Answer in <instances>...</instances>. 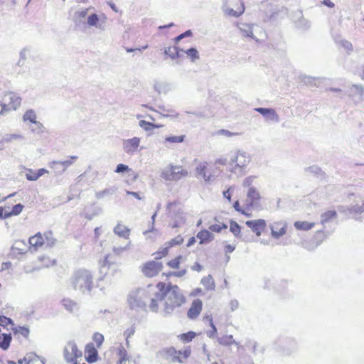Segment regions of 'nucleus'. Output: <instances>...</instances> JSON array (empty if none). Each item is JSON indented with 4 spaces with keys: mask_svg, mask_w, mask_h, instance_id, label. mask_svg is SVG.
Here are the masks:
<instances>
[{
    "mask_svg": "<svg viewBox=\"0 0 364 364\" xmlns=\"http://www.w3.org/2000/svg\"><path fill=\"white\" fill-rule=\"evenodd\" d=\"M260 199L259 192L255 188H250L247 192L246 209L250 210L252 208L257 205Z\"/></svg>",
    "mask_w": 364,
    "mask_h": 364,
    "instance_id": "obj_14",
    "label": "nucleus"
},
{
    "mask_svg": "<svg viewBox=\"0 0 364 364\" xmlns=\"http://www.w3.org/2000/svg\"><path fill=\"white\" fill-rule=\"evenodd\" d=\"M186 53L188 55V56H189L193 61L199 58L198 52L195 48H192L188 49L186 51Z\"/></svg>",
    "mask_w": 364,
    "mask_h": 364,
    "instance_id": "obj_46",
    "label": "nucleus"
},
{
    "mask_svg": "<svg viewBox=\"0 0 364 364\" xmlns=\"http://www.w3.org/2000/svg\"><path fill=\"white\" fill-rule=\"evenodd\" d=\"M228 228V225L224 223H218L211 225L209 227V230L214 232H220L223 230H226Z\"/></svg>",
    "mask_w": 364,
    "mask_h": 364,
    "instance_id": "obj_41",
    "label": "nucleus"
},
{
    "mask_svg": "<svg viewBox=\"0 0 364 364\" xmlns=\"http://www.w3.org/2000/svg\"><path fill=\"white\" fill-rule=\"evenodd\" d=\"M139 126L141 128H143L144 129H145L146 131L151 130V129H153L154 128H159V127H162V125L154 124L153 123L148 122H146L145 120H141L139 122Z\"/></svg>",
    "mask_w": 364,
    "mask_h": 364,
    "instance_id": "obj_39",
    "label": "nucleus"
},
{
    "mask_svg": "<svg viewBox=\"0 0 364 364\" xmlns=\"http://www.w3.org/2000/svg\"><path fill=\"white\" fill-rule=\"evenodd\" d=\"M201 293H202V289L200 288H196L193 291V292L191 293V295L196 296Z\"/></svg>",
    "mask_w": 364,
    "mask_h": 364,
    "instance_id": "obj_61",
    "label": "nucleus"
},
{
    "mask_svg": "<svg viewBox=\"0 0 364 364\" xmlns=\"http://www.w3.org/2000/svg\"><path fill=\"white\" fill-rule=\"evenodd\" d=\"M163 267L161 262L151 260L141 266V272L146 277L152 278L157 276L162 271Z\"/></svg>",
    "mask_w": 364,
    "mask_h": 364,
    "instance_id": "obj_11",
    "label": "nucleus"
},
{
    "mask_svg": "<svg viewBox=\"0 0 364 364\" xmlns=\"http://www.w3.org/2000/svg\"><path fill=\"white\" fill-rule=\"evenodd\" d=\"M48 171L46 168H40L34 171L31 168H26L25 170V176L28 181H33L38 180L43 174L48 173Z\"/></svg>",
    "mask_w": 364,
    "mask_h": 364,
    "instance_id": "obj_20",
    "label": "nucleus"
},
{
    "mask_svg": "<svg viewBox=\"0 0 364 364\" xmlns=\"http://www.w3.org/2000/svg\"><path fill=\"white\" fill-rule=\"evenodd\" d=\"M21 138V135H18V134H11L8 136V138L6 139L7 141H11L13 139H20Z\"/></svg>",
    "mask_w": 364,
    "mask_h": 364,
    "instance_id": "obj_58",
    "label": "nucleus"
},
{
    "mask_svg": "<svg viewBox=\"0 0 364 364\" xmlns=\"http://www.w3.org/2000/svg\"><path fill=\"white\" fill-rule=\"evenodd\" d=\"M128 195H132L134 198H137L138 200H141V197H140L139 194L136 192H132V191H127V192Z\"/></svg>",
    "mask_w": 364,
    "mask_h": 364,
    "instance_id": "obj_60",
    "label": "nucleus"
},
{
    "mask_svg": "<svg viewBox=\"0 0 364 364\" xmlns=\"http://www.w3.org/2000/svg\"><path fill=\"white\" fill-rule=\"evenodd\" d=\"M254 178H255L254 176H249V177L245 178L242 182L243 187L248 188V189L250 188H253L252 186V185L253 183Z\"/></svg>",
    "mask_w": 364,
    "mask_h": 364,
    "instance_id": "obj_48",
    "label": "nucleus"
},
{
    "mask_svg": "<svg viewBox=\"0 0 364 364\" xmlns=\"http://www.w3.org/2000/svg\"><path fill=\"white\" fill-rule=\"evenodd\" d=\"M197 238L199 240L200 244L207 243L213 240V235L207 230H201L197 234Z\"/></svg>",
    "mask_w": 364,
    "mask_h": 364,
    "instance_id": "obj_25",
    "label": "nucleus"
},
{
    "mask_svg": "<svg viewBox=\"0 0 364 364\" xmlns=\"http://www.w3.org/2000/svg\"><path fill=\"white\" fill-rule=\"evenodd\" d=\"M21 105V98L14 92H6L0 101L1 109L0 114L3 115L9 112L15 111Z\"/></svg>",
    "mask_w": 364,
    "mask_h": 364,
    "instance_id": "obj_6",
    "label": "nucleus"
},
{
    "mask_svg": "<svg viewBox=\"0 0 364 364\" xmlns=\"http://www.w3.org/2000/svg\"><path fill=\"white\" fill-rule=\"evenodd\" d=\"M169 253V249L165 246L164 248H162L161 250H159L155 252V258L156 259H162L163 257H166Z\"/></svg>",
    "mask_w": 364,
    "mask_h": 364,
    "instance_id": "obj_43",
    "label": "nucleus"
},
{
    "mask_svg": "<svg viewBox=\"0 0 364 364\" xmlns=\"http://www.w3.org/2000/svg\"><path fill=\"white\" fill-rule=\"evenodd\" d=\"M141 139L139 137H133L132 139L123 141V149L127 154H132L135 153L139 146Z\"/></svg>",
    "mask_w": 364,
    "mask_h": 364,
    "instance_id": "obj_18",
    "label": "nucleus"
},
{
    "mask_svg": "<svg viewBox=\"0 0 364 364\" xmlns=\"http://www.w3.org/2000/svg\"><path fill=\"white\" fill-rule=\"evenodd\" d=\"M156 287L149 284L146 288L138 289L132 292L128 297V304L132 309H145L147 301L151 302L155 297Z\"/></svg>",
    "mask_w": 364,
    "mask_h": 364,
    "instance_id": "obj_2",
    "label": "nucleus"
},
{
    "mask_svg": "<svg viewBox=\"0 0 364 364\" xmlns=\"http://www.w3.org/2000/svg\"><path fill=\"white\" fill-rule=\"evenodd\" d=\"M246 225L257 236H260L267 226L266 221L263 219H257L246 221Z\"/></svg>",
    "mask_w": 364,
    "mask_h": 364,
    "instance_id": "obj_17",
    "label": "nucleus"
},
{
    "mask_svg": "<svg viewBox=\"0 0 364 364\" xmlns=\"http://www.w3.org/2000/svg\"><path fill=\"white\" fill-rule=\"evenodd\" d=\"M114 232L118 236L128 238L130 235V230L122 223H118L114 228Z\"/></svg>",
    "mask_w": 364,
    "mask_h": 364,
    "instance_id": "obj_24",
    "label": "nucleus"
},
{
    "mask_svg": "<svg viewBox=\"0 0 364 364\" xmlns=\"http://www.w3.org/2000/svg\"><path fill=\"white\" fill-rule=\"evenodd\" d=\"M230 230L235 236L240 237L241 233V227L235 221H230Z\"/></svg>",
    "mask_w": 364,
    "mask_h": 364,
    "instance_id": "obj_37",
    "label": "nucleus"
},
{
    "mask_svg": "<svg viewBox=\"0 0 364 364\" xmlns=\"http://www.w3.org/2000/svg\"><path fill=\"white\" fill-rule=\"evenodd\" d=\"M28 242L30 248L38 250L44 245L52 246L55 243V240L51 232H45L43 234L37 232L29 238Z\"/></svg>",
    "mask_w": 364,
    "mask_h": 364,
    "instance_id": "obj_8",
    "label": "nucleus"
},
{
    "mask_svg": "<svg viewBox=\"0 0 364 364\" xmlns=\"http://www.w3.org/2000/svg\"><path fill=\"white\" fill-rule=\"evenodd\" d=\"M220 172L218 167L208 162L200 163L196 168L197 176L208 183L215 181Z\"/></svg>",
    "mask_w": 364,
    "mask_h": 364,
    "instance_id": "obj_7",
    "label": "nucleus"
},
{
    "mask_svg": "<svg viewBox=\"0 0 364 364\" xmlns=\"http://www.w3.org/2000/svg\"><path fill=\"white\" fill-rule=\"evenodd\" d=\"M255 111L258 112L262 115L266 117L267 119L270 120H278V115L276 113L275 110L273 109L259 107L256 108Z\"/></svg>",
    "mask_w": 364,
    "mask_h": 364,
    "instance_id": "obj_23",
    "label": "nucleus"
},
{
    "mask_svg": "<svg viewBox=\"0 0 364 364\" xmlns=\"http://www.w3.org/2000/svg\"><path fill=\"white\" fill-rule=\"evenodd\" d=\"M85 356L88 363L96 362L98 359V353L93 343H90L85 348Z\"/></svg>",
    "mask_w": 364,
    "mask_h": 364,
    "instance_id": "obj_19",
    "label": "nucleus"
},
{
    "mask_svg": "<svg viewBox=\"0 0 364 364\" xmlns=\"http://www.w3.org/2000/svg\"><path fill=\"white\" fill-rule=\"evenodd\" d=\"M201 284L205 287V288L208 290H214L215 287V282L213 277L210 275L207 277H204L201 279Z\"/></svg>",
    "mask_w": 364,
    "mask_h": 364,
    "instance_id": "obj_31",
    "label": "nucleus"
},
{
    "mask_svg": "<svg viewBox=\"0 0 364 364\" xmlns=\"http://www.w3.org/2000/svg\"><path fill=\"white\" fill-rule=\"evenodd\" d=\"M5 210L4 208L0 206V219L4 218Z\"/></svg>",
    "mask_w": 364,
    "mask_h": 364,
    "instance_id": "obj_63",
    "label": "nucleus"
},
{
    "mask_svg": "<svg viewBox=\"0 0 364 364\" xmlns=\"http://www.w3.org/2000/svg\"><path fill=\"white\" fill-rule=\"evenodd\" d=\"M203 310V301L200 299H194L187 311V317L191 320H196Z\"/></svg>",
    "mask_w": 364,
    "mask_h": 364,
    "instance_id": "obj_15",
    "label": "nucleus"
},
{
    "mask_svg": "<svg viewBox=\"0 0 364 364\" xmlns=\"http://www.w3.org/2000/svg\"><path fill=\"white\" fill-rule=\"evenodd\" d=\"M351 212L355 213H362L364 212V203L360 205H355L351 208Z\"/></svg>",
    "mask_w": 364,
    "mask_h": 364,
    "instance_id": "obj_51",
    "label": "nucleus"
},
{
    "mask_svg": "<svg viewBox=\"0 0 364 364\" xmlns=\"http://www.w3.org/2000/svg\"><path fill=\"white\" fill-rule=\"evenodd\" d=\"M235 250V245L230 244H225L224 245V251L225 254H229Z\"/></svg>",
    "mask_w": 364,
    "mask_h": 364,
    "instance_id": "obj_53",
    "label": "nucleus"
},
{
    "mask_svg": "<svg viewBox=\"0 0 364 364\" xmlns=\"http://www.w3.org/2000/svg\"><path fill=\"white\" fill-rule=\"evenodd\" d=\"M192 36V32L191 30L186 31V32L180 34L174 38V41L176 43H178L181 39L185 37H188Z\"/></svg>",
    "mask_w": 364,
    "mask_h": 364,
    "instance_id": "obj_50",
    "label": "nucleus"
},
{
    "mask_svg": "<svg viewBox=\"0 0 364 364\" xmlns=\"http://www.w3.org/2000/svg\"><path fill=\"white\" fill-rule=\"evenodd\" d=\"M95 234L96 237H98L100 235V228H95Z\"/></svg>",
    "mask_w": 364,
    "mask_h": 364,
    "instance_id": "obj_64",
    "label": "nucleus"
},
{
    "mask_svg": "<svg viewBox=\"0 0 364 364\" xmlns=\"http://www.w3.org/2000/svg\"><path fill=\"white\" fill-rule=\"evenodd\" d=\"M134 333H135V330L133 327L129 328L126 331H124V336L125 338L126 343L127 346H129V339L134 336Z\"/></svg>",
    "mask_w": 364,
    "mask_h": 364,
    "instance_id": "obj_45",
    "label": "nucleus"
},
{
    "mask_svg": "<svg viewBox=\"0 0 364 364\" xmlns=\"http://www.w3.org/2000/svg\"><path fill=\"white\" fill-rule=\"evenodd\" d=\"M161 356L172 363H185L192 353L190 346H184L181 349L177 350L173 346L164 348L161 352Z\"/></svg>",
    "mask_w": 364,
    "mask_h": 364,
    "instance_id": "obj_4",
    "label": "nucleus"
},
{
    "mask_svg": "<svg viewBox=\"0 0 364 364\" xmlns=\"http://www.w3.org/2000/svg\"><path fill=\"white\" fill-rule=\"evenodd\" d=\"M71 284L74 289L84 294L92 289L93 278L89 271L86 269L78 270L75 272L72 277Z\"/></svg>",
    "mask_w": 364,
    "mask_h": 364,
    "instance_id": "obj_3",
    "label": "nucleus"
},
{
    "mask_svg": "<svg viewBox=\"0 0 364 364\" xmlns=\"http://www.w3.org/2000/svg\"><path fill=\"white\" fill-rule=\"evenodd\" d=\"M12 332L14 336L16 337L18 339H27L30 333V331L28 327L21 326L12 328Z\"/></svg>",
    "mask_w": 364,
    "mask_h": 364,
    "instance_id": "obj_22",
    "label": "nucleus"
},
{
    "mask_svg": "<svg viewBox=\"0 0 364 364\" xmlns=\"http://www.w3.org/2000/svg\"><path fill=\"white\" fill-rule=\"evenodd\" d=\"M247 161L246 160V156L243 153L237 152L233 155H231L229 158L221 157L217 159L214 163H212L213 165H215L217 167V165L225 166L226 164H230L232 166H239L243 167L246 165Z\"/></svg>",
    "mask_w": 364,
    "mask_h": 364,
    "instance_id": "obj_10",
    "label": "nucleus"
},
{
    "mask_svg": "<svg viewBox=\"0 0 364 364\" xmlns=\"http://www.w3.org/2000/svg\"><path fill=\"white\" fill-rule=\"evenodd\" d=\"M11 341V336L10 334L1 333L0 334V347L6 350L9 348Z\"/></svg>",
    "mask_w": 364,
    "mask_h": 364,
    "instance_id": "obj_30",
    "label": "nucleus"
},
{
    "mask_svg": "<svg viewBox=\"0 0 364 364\" xmlns=\"http://www.w3.org/2000/svg\"><path fill=\"white\" fill-rule=\"evenodd\" d=\"M92 340L96 343L97 347H100L104 342V336L98 332H96L92 336Z\"/></svg>",
    "mask_w": 364,
    "mask_h": 364,
    "instance_id": "obj_42",
    "label": "nucleus"
},
{
    "mask_svg": "<svg viewBox=\"0 0 364 364\" xmlns=\"http://www.w3.org/2000/svg\"><path fill=\"white\" fill-rule=\"evenodd\" d=\"M336 212L335 210H328L322 214L321 222L323 223H327L333 218H336Z\"/></svg>",
    "mask_w": 364,
    "mask_h": 364,
    "instance_id": "obj_38",
    "label": "nucleus"
},
{
    "mask_svg": "<svg viewBox=\"0 0 364 364\" xmlns=\"http://www.w3.org/2000/svg\"><path fill=\"white\" fill-rule=\"evenodd\" d=\"M223 196L229 202L231 201V188H228L225 191L223 192Z\"/></svg>",
    "mask_w": 364,
    "mask_h": 364,
    "instance_id": "obj_55",
    "label": "nucleus"
},
{
    "mask_svg": "<svg viewBox=\"0 0 364 364\" xmlns=\"http://www.w3.org/2000/svg\"><path fill=\"white\" fill-rule=\"evenodd\" d=\"M186 136L180 135V136H171L165 138V141L173 144H178L182 143L185 141Z\"/></svg>",
    "mask_w": 364,
    "mask_h": 364,
    "instance_id": "obj_36",
    "label": "nucleus"
},
{
    "mask_svg": "<svg viewBox=\"0 0 364 364\" xmlns=\"http://www.w3.org/2000/svg\"><path fill=\"white\" fill-rule=\"evenodd\" d=\"M119 364H136V363L129 356L127 358H126V359H124L123 360H121Z\"/></svg>",
    "mask_w": 364,
    "mask_h": 364,
    "instance_id": "obj_56",
    "label": "nucleus"
},
{
    "mask_svg": "<svg viewBox=\"0 0 364 364\" xmlns=\"http://www.w3.org/2000/svg\"><path fill=\"white\" fill-rule=\"evenodd\" d=\"M78 157L77 156H71L67 160L63 161H52L50 163V167L55 168L57 166L62 167V171H65L69 166H72L77 160Z\"/></svg>",
    "mask_w": 364,
    "mask_h": 364,
    "instance_id": "obj_21",
    "label": "nucleus"
},
{
    "mask_svg": "<svg viewBox=\"0 0 364 364\" xmlns=\"http://www.w3.org/2000/svg\"><path fill=\"white\" fill-rule=\"evenodd\" d=\"M233 207L235 208V210L243 215H245L247 216H250V214H247L246 212H245V210L242 208V207L240 206V203L238 200H236L235 203H234V205H233Z\"/></svg>",
    "mask_w": 364,
    "mask_h": 364,
    "instance_id": "obj_52",
    "label": "nucleus"
},
{
    "mask_svg": "<svg viewBox=\"0 0 364 364\" xmlns=\"http://www.w3.org/2000/svg\"><path fill=\"white\" fill-rule=\"evenodd\" d=\"M245 11L242 0H228L226 2L225 14L230 16L238 17Z\"/></svg>",
    "mask_w": 364,
    "mask_h": 364,
    "instance_id": "obj_12",
    "label": "nucleus"
},
{
    "mask_svg": "<svg viewBox=\"0 0 364 364\" xmlns=\"http://www.w3.org/2000/svg\"><path fill=\"white\" fill-rule=\"evenodd\" d=\"M165 54L174 59L179 56V50L176 46H169L165 49Z\"/></svg>",
    "mask_w": 364,
    "mask_h": 364,
    "instance_id": "obj_35",
    "label": "nucleus"
},
{
    "mask_svg": "<svg viewBox=\"0 0 364 364\" xmlns=\"http://www.w3.org/2000/svg\"><path fill=\"white\" fill-rule=\"evenodd\" d=\"M113 352L117 357L119 363H120L121 360H123L129 357L127 350L122 344H119L117 346L114 347Z\"/></svg>",
    "mask_w": 364,
    "mask_h": 364,
    "instance_id": "obj_27",
    "label": "nucleus"
},
{
    "mask_svg": "<svg viewBox=\"0 0 364 364\" xmlns=\"http://www.w3.org/2000/svg\"><path fill=\"white\" fill-rule=\"evenodd\" d=\"M183 242V237L178 235L166 243V246L170 250L171 247L180 245Z\"/></svg>",
    "mask_w": 364,
    "mask_h": 364,
    "instance_id": "obj_34",
    "label": "nucleus"
},
{
    "mask_svg": "<svg viewBox=\"0 0 364 364\" xmlns=\"http://www.w3.org/2000/svg\"><path fill=\"white\" fill-rule=\"evenodd\" d=\"M24 121H29L31 123H36V114L34 111L30 109L26 112L23 115Z\"/></svg>",
    "mask_w": 364,
    "mask_h": 364,
    "instance_id": "obj_40",
    "label": "nucleus"
},
{
    "mask_svg": "<svg viewBox=\"0 0 364 364\" xmlns=\"http://www.w3.org/2000/svg\"><path fill=\"white\" fill-rule=\"evenodd\" d=\"M188 176V170L177 165H170L161 172V177L166 181H179Z\"/></svg>",
    "mask_w": 364,
    "mask_h": 364,
    "instance_id": "obj_9",
    "label": "nucleus"
},
{
    "mask_svg": "<svg viewBox=\"0 0 364 364\" xmlns=\"http://www.w3.org/2000/svg\"><path fill=\"white\" fill-rule=\"evenodd\" d=\"M219 342L223 345H232L235 343V341L232 336H225L220 338Z\"/></svg>",
    "mask_w": 364,
    "mask_h": 364,
    "instance_id": "obj_44",
    "label": "nucleus"
},
{
    "mask_svg": "<svg viewBox=\"0 0 364 364\" xmlns=\"http://www.w3.org/2000/svg\"><path fill=\"white\" fill-rule=\"evenodd\" d=\"M218 134H221V135H224V136H228V137H231V136L237 135L236 133L231 132H230L228 130H226V129H220V130H219L218 131Z\"/></svg>",
    "mask_w": 364,
    "mask_h": 364,
    "instance_id": "obj_54",
    "label": "nucleus"
},
{
    "mask_svg": "<svg viewBox=\"0 0 364 364\" xmlns=\"http://www.w3.org/2000/svg\"><path fill=\"white\" fill-rule=\"evenodd\" d=\"M23 208L24 206L21 203L14 205L11 210H6L5 212L4 218H9L12 216H16L19 215L22 212Z\"/></svg>",
    "mask_w": 364,
    "mask_h": 364,
    "instance_id": "obj_28",
    "label": "nucleus"
},
{
    "mask_svg": "<svg viewBox=\"0 0 364 364\" xmlns=\"http://www.w3.org/2000/svg\"><path fill=\"white\" fill-rule=\"evenodd\" d=\"M155 287V297L152 298L149 304L151 311L159 312L161 304L162 312L165 315H170L186 303V298L178 285L159 282Z\"/></svg>",
    "mask_w": 364,
    "mask_h": 364,
    "instance_id": "obj_1",
    "label": "nucleus"
},
{
    "mask_svg": "<svg viewBox=\"0 0 364 364\" xmlns=\"http://www.w3.org/2000/svg\"><path fill=\"white\" fill-rule=\"evenodd\" d=\"M205 318H207V319L210 321V326H211V328H212L214 331H215V330H216V328H215V325H214V323H213V318H212V317H211L210 316H206Z\"/></svg>",
    "mask_w": 364,
    "mask_h": 364,
    "instance_id": "obj_59",
    "label": "nucleus"
},
{
    "mask_svg": "<svg viewBox=\"0 0 364 364\" xmlns=\"http://www.w3.org/2000/svg\"><path fill=\"white\" fill-rule=\"evenodd\" d=\"M314 225V223H309L308 221H296L294 223L295 228L299 230H309L313 228Z\"/></svg>",
    "mask_w": 364,
    "mask_h": 364,
    "instance_id": "obj_29",
    "label": "nucleus"
},
{
    "mask_svg": "<svg viewBox=\"0 0 364 364\" xmlns=\"http://www.w3.org/2000/svg\"><path fill=\"white\" fill-rule=\"evenodd\" d=\"M184 257L182 255H178L171 258L166 262V266L173 271L163 273L166 277H182L187 273L188 267L183 265Z\"/></svg>",
    "mask_w": 364,
    "mask_h": 364,
    "instance_id": "obj_5",
    "label": "nucleus"
},
{
    "mask_svg": "<svg viewBox=\"0 0 364 364\" xmlns=\"http://www.w3.org/2000/svg\"><path fill=\"white\" fill-rule=\"evenodd\" d=\"M62 304L69 311L72 312L77 308V303L70 299H63Z\"/></svg>",
    "mask_w": 364,
    "mask_h": 364,
    "instance_id": "obj_33",
    "label": "nucleus"
},
{
    "mask_svg": "<svg viewBox=\"0 0 364 364\" xmlns=\"http://www.w3.org/2000/svg\"><path fill=\"white\" fill-rule=\"evenodd\" d=\"M272 237L276 239L279 238L286 234L287 230V223L284 221H276L269 226Z\"/></svg>",
    "mask_w": 364,
    "mask_h": 364,
    "instance_id": "obj_16",
    "label": "nucleus"
},
{
    "mask_svg": "<svg viewBox=\"0 0 364 364\" xmlns=\"http://www.w3.org/2000/svg\"><path fill=\"white\" fill-rule=\"evenodd\" d=\"M99 21L98 16L95 14H92L87 18V23L89 26H97V23Z\"/></svg>",
    "mask_w": 364,
    "mask_h": 364,
    "instance_id": "obj_47",
    "label": "nucleus"
},
{
    "mask_svg": "<svg viewBox=\"0 0 364 364\" xmlns=\"http://www.w3.org/2000/svg\"><path fill=\"white\" fill-rule=\"evenodd\" d=\"M148 48V45H145L144 46H142L141 48H126V50L127 53H131V52H133V51H135V50H139V51H141L142 50H145Z\"/></svg>",
    "mask_w": 364,
    "mask_h": 364,
    "instance_id": "obj_57",
    "label": "nucleus"
},
{
    "mask_svg": "<svg viewBox=\"0 0 364 364\" xmlns=\"http://www.w3.org/2000/svg\"><path fill=\"white\" fill-rule=\"evenodd\" d=\"M12 320L10 318L0 315V326L5 327L9 324H12Z\"/></svg>",
    "mask_w": 364,
    "mask_h": 364,
    "instance_id": "obj_49",
    "label": "nucleus"
},
{
    "mask_svg": "<svg viewBox=\"0 0 364 364\" xmlns=\"http://www.w3.org/2000/svg\"><path fill=\"white\" fill-rule=\"evenodd\" d=\"M196 336V333L193 331H188L187 333H183L180 334L178 338L180 341L183 343H189L191 342L195 337Z\"/></svg>",
    "mask_w": 364,
    "mask_h": 364,
    "instance_id": "obj_32",
    "label": "nucleus"
},
{
    "mask_svg": "<svg viewBox=\"0 0 364 364\" xmlns=\"http://www.w3.org/2000/svg\"><path fill=\"white\" fill-rule=\"evenodd\" d=\"M125 171L129 172V175L132 177V181H135L139 177L138 173L133 171L131 168H129L127 165L119 164L117 166L115 169L116 173H123Z\"/></svg>",
    "mask_w": 364,
    "mask_h": 364,
    "instance_id": "obj_26",
    "label": "nucleus"
},
{
    "mask_svg": "<svg viewBox=\"0 0 364 364\" xmlns=\"http://www.w3.org/2000/svg\"><path fill=\"white\" fill-rule=\"evenodd\" d=\"M64 358L68 363L74 362L82 357V351L78 349L75 343L70 341L64 348Z\"/></svg>",
    "mask_w": 364,
    "mask_h": 364,
    "instance_id": "obj_13",
    "label": "nucleus"
},
{
    "mask_svg": "<svg viewBox=\"0 0 364 364\" xmlns=\"http://www.w3.org/2000/svg\"><path fill=\"white\" fill-rule=\"evenodd\" d=\"M195 242H196V239H195V237H191L188 240V242H187V246H188V247H190V246L193 245V244H195Z\"/></svg>",
    "mask_w": 364,
    "mask_h": 364,
    "instance_id": "obj_62",
    "label": "nucleus"
}]
</instances>
